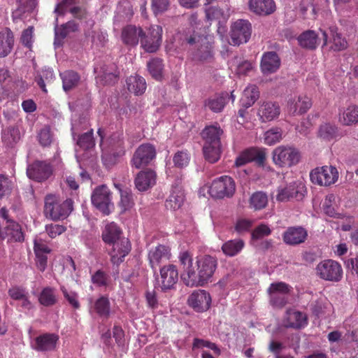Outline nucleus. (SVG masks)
I'll use <instances>...</instances> for the list:
<instances>
[{
  "instance_id": "680f3d73",
  "label": "nucleus",
  "mask_w": 358,
  "mask_h": 358,
  "mask_svg": "<svg viewBox=\"0 0 358 358\" xmlns=\"http://www.w3.org/2000/svg\"><path fill=\"white\" fill-rule=\"evenodd\" d=\"M77 145L83 150H89L94 147V141L93 139L92 130L87 131L80 136H79L77 141Z\"/></svg>"
},
{
  "instance_id": "4be33fe9",
  "label": "nucleus",
  "mask_w": 358,
  "mask_h": 358,
  "mask_svg": "<svg viewBox=\"0 0 358 358\" xmlns=\"http://www.w3.org/2000/svg\"><path fill=\"white\" fill-rule=\"evenodd\" d=\"M111 244L113 245L110 252L111 262L113 264L118 265L124 261V257L131 251V243L127 238H123Z\"/></svg>"
},
{
  "instance_id": "0e129e2a",
  "label": "nucleus",
  "mask_w": 358,
  "mask_h": 358,
  "mask_svg": "<svg viewBox=\"0 0 358 358\" xmlns=\"http://www.w3.org/2000/svg\"><path fill=\"white\" fill-rule=\"evenodd\" d=\"M189 155L185 151L177 152L173 159L175 166L179 168L186 166L189 164Z\"/></svg>"
},
{
  "instance_id": "774afa93",
  "label": "nucleus",
  "mask_w": 358,
  "mask_h": 358,
  "mask_svg": "<svg viewBox=\"0 0 358 358\" xmlns=\"http://www.w3.org/2000/svg\"><path fill=\"white\" fill-rule=\"evenodd\" d=\"M252 221L249 219L245 218H240L237 220L236 225H235V230L241 234L245 232L252 227Z\"/></svg>"
},
{
  "instance_id": "6e6d98bb",
  "label": "nucleus",
  "mask_w": 358,
  "mask_h": 358,
  "mask_svg": "<svg viewBox=\"0 0 358 358\" xmlns=\"http://www.w3.org/2000/svg\"><path fill=\"white\" fill-rule=\"evenodd\" d=\"M282 138L281 129L275 127L266 131L264 134V143L268 145H274L280 141Z\"/></svg>"
},
{
  "instance_id": "864d4df0",
  "label": "nucleus",
  "mask_w": 358,
  "mask_h": 358,
  "mask_svg": "<svg viewBox=\"0 0 358 358\" xmlns=\"http://www.w3.org/2000/svg\"><path fill=\"white\" fill-rule=\"evenodd\" d=\"M20 139V132L18 128L8 127L2 132V141L8 146H13Z\"/></svg>"
},
{
  "instance_id": "20e7f679",
  "label": "nucleus",
  "mask_w": 358,
  "mask_h": 358,
  "mask_svg": "<svg viewBox=\"0 0 358 358\" xmlns=\"http://www.w3.org/2000/svg\"><path fill=\"white\" fill-rule=\"evenodd\" d=\"M206 189L213 198H229L234 195L236 191V184L230 176H222L214 179L210 185H205L201 188L200 194Z\"/></svg>"
},
{
  "instance_id": "4468645a",
  "label": "nucleus",
  "mask_w": 358,
  "mask_h": 358,
  "mask_svg": "<svg viewBox=\"0 0 358 358\" xmlns=\"http://www.w3.org/2000/svg\"><path fill=\"white\" fill-rule=\"evenodd\" d=\"M162 28L159 25H152L147 34L143 32L141 38V46L148 52H156L162 42Z\"/></svg>"
},
{
  "instance_id": "338daca9",
  "label": "nucleus",
  "mask_w": 358,
  "mask_h": 358,
  "mask_svg": "<svg viewBox=\"0 0 358 358\" xmlns=\"http://www.w3.org/2000/svg\"><path fill=\"white\" fill-rule=\"evenodd\" d=\"M38 141L43 146H48L52 141V135L48 127L43 128L38 136Z\"/></svg>"
},
{
  "instance_id": "7ed1b4c3",
  "label": "nucleus",
  "mask_w": 358,
  "mask_h": 358,
  "mask_svg": "<svg viewBox=\"0 0 358 358\" xmlns=\"http://www.w3.org/2000/svg\"><path fill=\"white\" fill-rule=\"evenodd\" d=\"M73 209L71 199L61 201L55 195H48L45 199L44 213L51 220H57L66 218Z\"/></svg>"
},
{
  "instance_id": "79ce46f5",
  "label": "nucleus",
  "mask_w": 358,
  "mask_h": 358,
  "mask_svg": "<svg viewBox=\"0 0 358 358\" xmlns=\"http://www.w3.org/2000/svg\"><path fill=\"white\" fill-rule=\"evenodd\" d=\"M259 92L255 85H250L246 87L241 99V105L242 107L248 108L252 106L259 98Z\"/></svg>"
},
{
  "instance_id": "c756f323",
  "label": "nucleus",
  "mask_w": 358,
  "mask_h": 358,
  "mask_svg": "<svg viewBox=\"0 0 358 358\" xmlns=\"http://www.w3.org/2000/svg\"><path fill=\"white\" fill-rule=\"evenodd\" d=\"M280 113L278 104L273 102H264L258 110L257 115L263 122H270L276 119Z\"/></svg>"
},
{
  "instance_id": "2f4dec72",
  "label": "nucleus",
  "mask_w": 358,
  "mask_h": 358,
  "mask_svg": "<svg viewBox=\"0 0 358 358\" xmlns=\"http://www.w3.org/2000/svg\"><path fill=\"white\" fill-rule=\"evenodd\" d=\"M250 10L259 15H270L275 10L273 0H250Z\"/></svg>"
},
{
  "instance_id": "e433bc0d",
  "label": "nucleus",
  "mask_w": 358,
  "mask_h": 358,
  "mask_svg": "<svg viewBox=\"0 0 358 358\" xmlns=\"http://www.w3.org/2000/svg\"><path fill=\"white\" fill-rule=\"evenodd\" d=\"M14 43L13 32L5 29L0 31V57L7 56L11 51Z\"/></svg>"
},
{
  "instance_id": "c9c22d12",
  "label": "nucleus",
  "mask_w": 358,
  "mask_h": 358,
  "mask_svg": "<svg viewBox=\"0 0 358 358\" xmlns=\"http://www.w3.org/2000/svg\"><path fill=\"white\" fill-rule=\"evenodd\" d=\"M121 229L115 222L108 223L102 233L103 241L108 244H111L123 238Z\"/></svg>"
},
{
  "instance_id": "f03ea898",
  "label": "nucleus",
  "mask_w": 358,
  "mask_h": 358,
  "mask_svg": "<svg viewBox=\"0 0 358 358\" xmlns=\"http://www.w3.org/2000/svg\"><path fill=\"white\" fill-rule=\"evenodd\" d=\"M98 134L101 139L100 146L102 150V161L104 165L109 168L115 164L118 159L124 154L123 134L122 131H118L108 138L103 139V131L99 129Z\"/></svg>"
},
{
  "instance_id": "6ab92c4d",
  "label": "nucleus",
  "mask_w": 358,
  "mask_h": 358,
  "mask_svg": "<svg viewBox=\"0 0 358 358\" xmlns=\"http://www.w3.org/2000/svg\"><path fill=\"white\" fill-rule=\"evenodd\" d=\"M266 159V151L264 148H250L243 151L236 159V166H243L250 162L262 164Z\"/></svg>"
},
{
  "instance_id": "72a5a7b5",
  "label": "nucleus",
  "mask_w": 358,
  "mask_h": 358,
  "mask_svg": "<svg viewBox=\"0 0 358 358\" xmlns=\"http://www.w3.org/2000/svg\"><path fill=\"white\" fill-rule=\"evenodd\" d=\"M143 29L133 25H128L122 29V41L129 45H136L139 38H141Z\"/></svg>"
},
{
  "instance_id": "f3484780",
  "label": "nucleus",
  "mask_w": 358,
  "mask_h": 358,
  "mask_svg": "<svg viewBox=\"0 0 358 358\" xmlns=\"http://www.w3.org/2000/svg\"><path fill=\"white\" fill-rule=\"evenodd\" d=\"M58 341L57 334L46 333L37 336L31 343V347L38 352H52L57 349Z\"/></svg>"
},
{
  "instance_id": "e2e57ef3",
  "label": "nucleus",
  "mask_w": 358,
  "mask_h": 358,
  "mask_svg": "<svg viewBox=\"0 0 358 358\" xmlns=\"http://www.w3.org/2000/svg\"><path fill=\"white\" fill-rule=\"evenodd\" d=\"M61 292L64 297L69 303L74 308L78 309L80 307V303L78 300V294L72 290H69L65 286L60 287Z\"/></svg>"
},
{
  "instance_id": "69168bd1",
  "label": "nucleus",
  "mask_w": 358,
  "mask_h": 358,
  "mask_svg": "<svg viewBox=\"0 0 358 358\" xmlns=\"http://www.w3.org/2000/svg\"><path fill=\"white\" fill-rule=\"evenodd\" d=\"M66 228L61 224H50L45 226V231L51 238H55L66 231Z\"/></svg>"
},
{
  "instance_id": "bf43d9fd",
  "label": "nucleus",
  "mask_w": 358,
  "mask_h": 358,
  "mask_svg": "<svg viewBox=\"0 0 358 358\" xmlns=\"http://www.w3.org/2000/svg\"><path fill=\"white\" fill-rule=\"evenodd\" d=\"M336 196L331 194L326 196L322 204V208L326 215L333 217H340L341 214L336 212L334 204L335 203Z\"/></svg>"
},
{
  "instance_id": "3c124183",
  "label": "nucleus",
  "mask_w": 358,
  "mask_h": 358,
  "mask_svg": "<svg viewBox=\"0 0 358 358\" xmlns=\"http://www.w3.org/2000/svg\"><path fill=\"white\" fill-rule=\"evenodd\" d=\"M268 203V196L263 192H256L250 198V207L259 210L264 208Z\"/></svg>"
},
{
  "instance_id": "c03bdc74",
  "label": "nucleus",
  "mask_w": 358,
  "mask_h": 358,
  "mask_svg": "<svg viewBox=\"0 0 358 358\" xmlns=\"http://www.w3.org/2000/svg\"><path fill=\"white\" fill-rule=\"evenodd\" d=\"M244 245L243 241L240 238L230 240L222 245V250L227 256L234 257L243 250Z\"/></svg>"
},
{
  "instance_id": "473e14b6",
  "label": "nucleus",
  "mask_w": 358,
  "mask_h": 358,
  "mask_svg": "<svg viewBox=\"0 0 358 358\" xmlns=\"http://www.w3.org/2000/svg\"><path fill=\"white\" fill-rule=\"evenodd\" d=\"M307 231L302 227H290L283 234V240L288 245H297L305 241Z\"/></svg>"
},
{
  "instance_id": "f704fd0d",
  "label": "nucleus",
  "mask_w": 358,
  "mask_h": 358,
  "mask_svg": "<svg viewBox=\"0 0 358 358\" xmlns=\"http://www.w3.org/2000/svg\"><path fill=\"white\" fill-rule=\"evenodd\" d=\"M338 121L343 125H351L358 122V106L350 105L339 111Z\"/></svg>"
},
{
  "instance_id": "09e8293b",
  "label": "nucleus",
  "mask_w": 358,
  "mask_h": 358,
  "mask_svg": "<svg viewBox=\"0 0 358 358\" xmlns=\"http://www.w3.org/2000/svg\"><path fill=\"white\" fill-rule=\"evenodd\" d=\"M115 187L120 191V201L119 206L122 211L130 209L134 205L131 190L129 188H122L120 185H115Z\"/></svg>"
},
{
  "instance_id": "a211bd4d",
  "label": "nucleus",
  "mask_w": 358,
  "mask_h": 358,
  "mask_svg": "<svg viewBox=\"0 0 358 358\" xmlns=\"http://www.w3.org/2000/svg\"><path fill=\"white\" fill-rule=\"evenodd\" d=\"M52 171L50 164L41 161H36L29 164L27 169V176L38 182L47 180L52 174Z\"/></svg>"
},
{
  "instance_id": "603ef678",
  "label": "nucleus",
  "mask_w": 358,
  "mask_h": 358,
  "mask_svg": "<svg viewBox=\"0 0 358 358\" xmlns=\"http://www.w3.org/2000/svg\"><path fill=\"white\" fill-rule=\"evenodd\" d=\"M60 76L63 83V89L65 92L75 87L80 80L78 74L72 71H65L61 73Z\"/></svg>"
},
{
  "instance_id": "39448f33",
  "label": "nucleus",
  "mask_w": 358,
  "mask_h": 358,
  "mask_svg": "<svg viewBox=\"0 0 358 358\" xmlns=\"http://www.w3.org/2000/svg\"><path fill=\"white\" fill-rule=\"evenodd\" d=\"M299 150L292 146L279 145L272 152V161L278 168H289L300 160Z\"/></svg>"
},
{
  "instance_id": "a18cd8bd",
  "label": "nucleus",
  "mask_w": 358,
  "mask_h": 358,
  "mask_svg": "<svg viewBox=\"0 0 358 358\" xmlns=\"http://www.w3.org/2000/svg\"><path fill=\"white\" fill-rule=\"evenodd\" d=\"M203 153L206 160L212 164L215 163L220 159L222 145H203Z\"/></svg>"
},
{
  "instance_id": "c85d7f7f",
  "label": "nucleus",
  "mask_w": 358,
  "mask_h": 358,
  "mask_svg": "<svg viewBox=\"0 0 358 358\" xmlns=\"http://www.w3.org/2000/svg\"><path fill=\"white\" fill-rule=\"evenodd\" d=\"M280 66V59L275 52H267L263 54L261 60V70L264 74L275 73Z\"/></svg>"
},
{
  "instance_id": "13d9d810",
  "label": "nucleus",
  "mask_w": 358,
  "mask_h": 358,
  "mask_svg": "<svg viewBox=\"0 0 358 358\" xmlns=\"http://www.w3.org/2000/svg\"><path fill=\"white\" fill-rule=\"evenodd\" d=\"M92 282L96 287H107L110 278L108 273L102 270H98L91 275Z\"/></svg>"
},
{
  "instance_id": "6e6552de",
  "label": "nucleus",
  "mask_w": 358,
  "mask_h": 358,
  "mask_svg": "<svg viewBox=\"0 0 358 358\" xmlns=\"http://www.w3.org/2000/svg\"><path fill=\"white\" fill-rule=\"evenodd\" d=\"M310 178L314 184L329 186L337 181L338 172L334 166H324L313 169L310 173Z\"/></svg>"
},
{
  "instance_id": "393cba45",
  "label": "nucleus",
  "mask_w": 358,
  "mask_h": 358,
  "mask_svg": "<svg viewBox=\"0 0 358 358\" xmlns=\"http://www.w3.org/2000/svg\"><path fill=\"white\" fill-rule=\"evenodd\" d=\"M171 257L170 248L164 245H159L152 248L148 253L151 267L155 269L162 262L168 261Z\"/></svg>"
},
{
  "instance_id": "bb28decb",
  "label": "nucleus",
  "mask_w": 358,
  "mask_h": 358,
  "mask_svg": "<svg viewBox=\"0 0 358 358\" xmlns=\"http://www.w3.org/2000/svg\"><path fill=\"white\" fill-rule=\"evenodd\" d=\"M223 134L224 131L218 124L206 126L201 132L203 145H222Z\"/></svg>"
},
{
  "instance_id": "f257e3e1",
  "label": "nucleus",
  "mask_w": 358,
  "mask_h": 358,
  "mask_svg": "<svg viewBox=\"0 0 358 358\" xmlns=\"http://www.w3.org/2000/svg\"><path fill=\"white\" fill-rule=\"evenodd\" d=\"M178 259L181 280L191 287L203 286L211 279L217 266V259L208 255L198 256L194 265L193 255L188 250H181Z\"/></svg>"
},
{
  "instance_id": "de8ad7c7",
  "label": "nucleus",
  "mask_w": 358,
  "mask_h": 358,
  "mask_svg": "<svg viewBox=\"0 0 358 358\" xmlns=\"http://www.w3.org/2000/svg\"><path fill=\"white\" fill-rule=\"evenodd\" d=\"M39 303L44 306H52L57 301L55 289L50 287H44L38 296Z\"/></svg>"
},
{
  "instance_id": "cd10ccee",
  "label": "nucleus",
  "mask_w": 358,
  "mask_h": 358,
  "mask_svg": "<svg viewBox=\"0 0 358 358\" xmlns=\"http://www.w3.org/2000/svg\"><path fill=\"white\" fill-rule=\"evenodd\" d=\"M90 313L92 315L96 314L102 319H108L111 313L109 299L107 296H101L94 302H91Z\"/></svg>"
},
{
  "instance_id": "052dcab7",
  "label": "nucleus",
  "mask_w": 358,
  "mask_h": 358,
  "mask_svg": "<svg viewBox=\"0 0 358 358\" xmlns=\"http://www.w3.org/2000/svg\"><path fill=\"white\" fill-rule=\"evenodd\" d=\"M148 69L151 76L156 80H160L162 75L163 64L160 59H153L148 63Z\"/></svg>"
},
{
  "instance_id": "aec40b11",
  "label": "nucleus",
  "mask_w": 358,
  "mask_h": 358,
  "mask_svg": "<svg viewBox=\"0 0 358 358\" xmlns=\"http://www.w3.org/2000/svg\"><path fill=\"white\" fill-rule=\"evenodd\" d=\"M34 244L36 266L41 271H44L47 266L48 255L50 253L51 250L41 236L35 237Z\"/></svg>"
},
{
  "instance_id": "412c9836",
  "label": "nucleus",
  "mask_w": 358,
  "mask_h": 358,
  "mask_svg": "<svg viewBox=\"0 0 358 358\" xmlns=\"http://www.w3.org/2000/svg\"><path fill=\"white\" fill-rule=\"evenodd\" d=\"M185 201V194L181 185V180L176 179L171 186V193L166 201L167 208L176 210L179 209Z\"/></svg>"
},
{
  "instance_id": "5701e85b",
  "label": "nucleus",
  "mask_w": 358,
  "mask_h": 358,
  "mask_svg": "<svg viewBox=\"0 0 358 358\" xmlns=\"http://www.w3.org/2000/svg\"><path fill=\"white\" fill-rule=\"evenodd\" d=\"M57 16L71 13L74 17L82 19L86 18L87 13L85 9L76 5V0H64L58 3L55 9Z\"/></svg>"
},
{
  "instance_id": "0eeeda50",
  "label": "nucleus",
  "mask_w": 358,
  "mask_h": 358,
  "mask_svg": "<svg viewBox=\"0 0 358 358\" xmlns=\"http://www.w3.org/2000/svg\"><path fill=\"white\" fill-rule=\"evenodd\" d=\"M212 38L210 36L194 34L188 39V43L193 46L194 59L207 60L213 57Z\"/></svg>"
},
{
  "instance_id": "4d7b16f0",
  "label": "nucleus",
  "mask_w": 358,
  "mask_h": 358,
  "mask_svg": "<svg viewBox=\"0 0 358 358\" xmlns=\"http://www.w3.org/2000/svg\"><path fill=\"white\" fill-rule=\"evenodd\" d=\"M55 78L53 70L50 68L44 69L39 77L36 78V81L39 87L45 92H47L45 89V83H51Z\"/></svg>"
},
{
  "instance_id": "5fc2aeb1",
  "label": "nucleus",
  "mask_w": 358,
  "mask_h": 358,
  "mask_svg": "<svg viewBox=\"0 0 358 358\" xmlns=\"http://www.w3.org/2000/svg\"><path fill=\"white\" fill-rule=\"evenodd\" d=\"M17 3L18 8L13 13L14 20L20 18L23 13L33 10L36 4L35 0H17Z\"/></svg>"
},
{
  "instance_id": "ddd939ff",
  "label": "nucleus",
  "mask_w": 358,
  "mask_h": 358,
  "mask_svg": "<svg viewBox=\"0 0 358 358\" xmlns=\"http://www.w3.org/2000/svg\"><path fill=\"white\" fill-rule=\"evenodd\" d=\"M92 204L102 212L104 215L110 213V208L113 207L111 202L110 192L106 185H101L96 187L92 194Z\"/></svg>"
},
{
  "instance_id": "b1692460",
  "label": "nucleus",
  "mask_w": 358,
  "mask_h": 358,
  "mask_svg": "<svg viewBox=\"0 0 358 358\" xmlns=\"http://www.w3.org/2000/svg\"><path fill=\"white\" fill-rule=\"evenodd\" d=\"M310 99L306 95H299L289 99L287 110L293 115L305 113L311 107Z\"/></svg>"
},
{
  "instance_id": "ea45409f",
  "label": "nucleus",
  "mask_w": 358,
  "mask_h": 358,
  "mask_svg": "<svg viewBox=\"0 0 358 358\" xmlns=\"http://www.w3.org/2000/svg\"><path fill=\"white\" fill-rule=\"evenodd\" d=\"M318 136L324 141H331L340 138L341 135L339 134L338 129L335 124L324 123L319 128Z\"/></svg>"
},
{
  "instance_id": "58836bf2",
  "label": "nucleus",
  "mask_w": 358,
  "mask_h": 358,
  "mask_svg": "<svg viewBox=\"0 0 358 358\" xmlns=\"http://www.w3.org/2000/svg\"><path fill=\"white\" fill-rule=\"evenodd\" d=\"M94 73L96 74V82L101 85H110L117 80L115 72L108 70V67L106 66H95Z\"/></svg>"
},
{
  "instance_id": "dca6fc26",
  "label": "nucleus",
  "mask_w": 358,
  "mask_h": 358,
  "mask_svg": "<svg viewBox=\"0 0 358 358\" xmlns=\"http://www.w3.org/2000/svg\"><path fill=\"white\" fill-rule=\"evenodd\" d=\"M187 302L195 311L202 313L209 309L211 304V296L206 291L198 289L189 295Z\"/></svg>"
},
{
  "instance_id": "9b49d317",
  "label": "nucleus",
  "mask_w": 358,
  "mask_h": 358,
  "mask_svg": "<svg viewBox=\"0 0 358 358\" xmlns=\"http://www.w3.org/2000/svg\"><path fill=\"white\" fill-rule=\"evenodd\" d=\"M251 24L246 20H238L231 27V40L234 45L247 43L251 36Z\"/></svg>"
},
{
  "instance_id": "7c9ffc66",
  "label": "nucleus",
  "mask_w": 358,
  "mask_h": 358,
  "mask_svg": "<svg viewBox=\"0 0 358 358\" xmlns=\"http://www.w3.org/2000/svg\"><path fill=\"white\" fill-rule=\"evenodd\" d=\"M156 173L151 169L141 171L135 179V185L139 191H145L156 183Z\"/></svg>"
},
{
  "instance_id": "49530a36",
  "label": "nucleus",
  "mask_w": 358,
  "mask_h": 358,
  "mask_svg": "<svg viewBox=\"0 0 358 358\" xmlns=\"http://www.w3.org/2000/svg\"><path fill=\"white\" fill-rule=\"evenodd\" d=\"M127 84L129 91L136 95L143 93L146 89L145 79L138 76H130L127 80Z\"/></svg>"
},
{
  "instance_id": "4c0bfd02",
  "label": "nucleus",
  "mask_w": 358,
  "mask_h": 358,
  "mask_svg": "<svg viewBox=\"0 0 358 358\" xmlns=\"http://www.w3.org/2000/svg\"><path fill=\"white\" fill-rule=\"evenodd\" d=\"M284 322L287 327L299 329L306 324V319L303 313L294 310H288Z\"/></svg>"
},
{
  "instance_id": "a878e982",
  "label": "nucleus",
  "mask_w": 358,
  "mask_h": 358,
  "mask_svg": "<svg viewBox=\"0 0 358 358\" xmlns=\"http://www.w3.org/2000/svg\"><path fill=\"white\" fill-rule=\"evenodd\" d=\"M178 280V272L176 266L169 264L160 269V282L162 289H171Z\"/></svg>"
},
{
  "instance_id": "2eb2a0df",
  "label": "nucleus",
  "mask_w": 358,
  "mask_h": 358,
  "mask_svg": "<svg viewBox=\"0 0 358 358\" xmlns=\"http://www.w3.org/2000/svg\"><path fill=\"white\" fill-rule=\"evenodd\" d=\"M156 156L155 148L150 143L140 145L134 154L131 165L136 169L146 166Z\"/></svg>"
},
{
  "instance_id": "37998d69",
  "label": "nucleus",
  "mask_w": 358,
  "mask_h": 358,
  "mask_svg": "<svg viewBox=\"0 0 358 358\" xmlns=\"http://www.w3.org/2000/svg\"><path fill=\"white\" fill-rule=\"evenodd\" d=\"M228 99L227 93H222L220 95H215L208 98L205 101V106L215 113L222 111Z\"/></svg>"
},
{
  "instance_id": "a19ab883",
  "label": "nucleus",
  "mask_w": 358,
  "mask_h": 358,
  "mask_svg": "<svg viewBox=\"0 0 358 358\" xmlns=\"http://www.w3.org/2000/svg\"><path fill=\"white\" fill-rule=\"evenodd\" d=\"M78 29L77 24L73 21H69L66 24H62L60 27L57 24L55 25V46L59 45L62 41L70 33L75 31Z\"/></svg>"
},
{
  "instance_id": "f8f14e48",
  "label": "nucleus",
  "mask_w": 358,
  "mask_h": 358,
  "mask_svg": "<svg viewBox=\"0 0 358 358\" xmlns=\"http://www.w3.org/2000/svg\"><path fill=\"white\" fill-rule=\"evenodd\" d=\"M321 40L323 41V45H328V34L322 28H320L318 33L313 30H308L303 32L298 37L299 45L303 48L310 50L315 49Z\"/></svg>"
},
{
  "instance_id": "8fccbe9b",
  "label": "nucleus",
  "mask_w": 358,
  "mask_h": 358,
  "mask_svg": "<svg viewBox=\"0 0 358 358\" xmlns=\"http://www.w3.org/2000/svg\"><path fill=\"white\" fill-rule=\"evenodd\" d=\"M329 31L331 35V38L329 39L328 38V43H332V45L330 46V48L334 51H340L346 48L347 41L344 38L341 36L340 34L336 32V29L334 27H330Z\"/></svg>"
},
{
  "instance_id": "423d86ee",
  "label": "nucleus",
  "mask_w": 358,
  "mask_h": 358,
  "mask_svg": "<svg viewBox=\"0 0 358 358\" xmlns=\"http://www.w3.org/2000/svg\"><path fill=\"white\" fill-rule=\"evenodd\" d=\"M306 193L304 182L299 179L278 189L276 199L280 202L288 201L292 199L301 200Z\"/></svg>"
},
{
  "instance_id": "9d476101",
  "label": "nucleus",
  "mask_w": 358,
  "mask_h": 358,
  "mask_svg": "<svg viewBox=\"0 0 358 358\" xmlns=\"http://www.w3.org/2000/svg\"><path fill=\"white\" fill-rule=\"evenodd\" d=\"M292 287L282 282L271 283L268 289L270 303L275 308H282L287 302V295Z\"/></svg>"
},
{
  "instance_id": "1a4fd4ad",
  "label": "nucleus",
  "mask_w": 358,
  "mask_h": 358,
  "mask_svg": "<svg viewBox=\"0 0 358 358\" xmlns=\"http://www.w3.org/2000/svg\"><path fill=\"white\" fill-rule=\"evenodd\" d=\"M317 274L325 280L338 282L343 275V269L339 263L327 259L319 263L316 267Z\"/></svg>"
}]
</instances>
